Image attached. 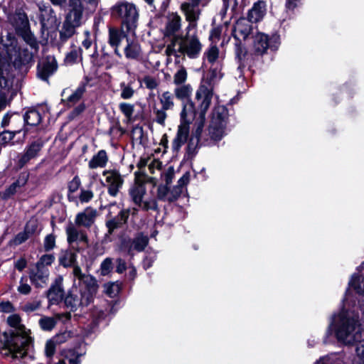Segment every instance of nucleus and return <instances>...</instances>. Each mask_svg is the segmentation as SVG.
<instances>
[{
	"instance_id": "f257e3e1",
	"label": "nucleus",
	"mask_w": 364,
	"mask_h": 364,
	"mask_svg": "<svg viewBox=\"0 0 364 364\" xmlns=\"http://www.w3.org/2000/svg\"><path fill=\"white\" fill-rule=\"evenodd\" d=\"M353 289L358 295L364 294V277L353 274L348 283L344 299V307L342 311L333 317L328 333L333 331L338 341L346 345H353L361 338V332L364 329V312L360 317L358 311L349 309L350 304L355 305L350 289Z\"/></svg>"
},
{
	"instance_id": "f03ea898",
	"label": "nucleus",
	"mask_w": 364,
	"mask_h": 364,
	"mask_svg": "<svg viewBox=\"0 0 364 364\" xmlns=\"http://www.w3.org/2000/svg\"><path fill=\"white\" fill-rule=\"evenodd\" d=\"M6 323L12 329L3 333V348L14 358H22L27 353L32 342L31 331L25 326L21 318L16 314L9 315Z\"/></svg>"
},
{
	"instance_id": "7ed1b4c3",
	"label": "nucleus",
	"mask_w": 364,
	"mask_h": 364,
	"mask_svg": "<svg viewBox=\"0 0 364 364\" xmlns=\"http://www.w3.org/2000/svg\"><path fill=\"white\" fill-rule=\"evenodd\" d=\"M99 1L100 0H68L69 11L60 31V39L65 41L73 36L75 28L82 23L84 15L94 12Z\"/></svg>"
},
{
	"instance_id": "20e7f679",
	"label": "nucleus",
	"mask_w": 364,
	"mask_h": 364,
	"mask_svg": "<svg viewBox=\"0 0 364 364\" xmlns=\"http://www.w3.org/2000/svg\"><path fill=\"white\" fill-rule=\"evenodd\" d=\"M112 15L119 19L122 25L125 26L127 31H133L136 28L139 14L134 4L127 1H118L112 8Z\"/></svg>"
},
{
	"instance_id": "39448f33",
	"label": "nucleus",
	"mask_w": 364,
	"mask_h": 364,
	"mask_svg": "<svg viewBox=\"0 0 364 364\" xmlns=\"http://www.w3.org/2000/svg\"><path fill=\"white\" fill-rule=\"evenodd\" d=\"M228 112L223 105H215L210 115L208 135L211 140L219 141L225 134Z\"/></svg>"
},
{
	"instance_id": "423d86ee",
	"label": "nucleus",
	"mask_w": 364,
	"mask_h": 364,
	"mask_svg": "<svg viewBox=\"0 0 364 364\" xmlns=\"http://www.w3.org/2000/svg\"><path fill=\"white\" fill-rule=\"evenodd\" d=\"M214 89L208 82L200 83L196 92V115L206 116L207 111L212 105Z\"/></svg>"
},
{
	"instance_id": "0eeeda50",
	"label": "nucleus",
	"mask_w": 364,
	"mask_h": 364,
	"mask_svg": "<svg viewBox=\"0 0 364 364\" xmlns=\"http://www.w3.org/2000/svg\"><path fill=\"white\" fill-rule=\"evenodd\" d=\"M178 40L179 53L192 59L199 56L203 46L196 34H189L188 32L186 36L179 37Z\"/></svg>"
},
{
	"instance_id": "6e6552de",
	"label": "nucleus",
	"mask_w": 364,
	"mask_h": 364,
	"mask_svg": "<svg viewBox=\"0 0 364 364\" xmlns=\"http://www.w3.org/2000/svg\"><path fill=\"white\" fill-rule=\"evenodd\" d=\"M129 194L134 202L144 210H157V203L154 198H146V188L143 183H136L133 185L129 191Z\"/></svg>"
},
{
	"instance_id": "1a4fd4ad",
	"label": "nucleus",
	"mask_w": 364,
	"mask_h": 364,
	"mask_svg": "<svg viewBox=\"0 0 364 364\" xmlns=\"http://www.w3.org/2000/svg\"><path fill=\"white\" fill-rule=\"evenodd\" d=\"M159 100L161 107H158L156 105L153 107L154 121L165 127L167 118L166 111L172 109L174 107L173 95L169 91H166L159 96Z\"/></svg>"
},
{
	"instance_id": "9d476101",
	"label": "nucleus",
	"mask_w": 364,
	"mask_h": 364,
	"mask_svg": "<svg viewBox=\"0 0 364 364\" xmlns=\"http://www.w3.org/2000/svg\"><path fill=\"white\" fill-rule=\"evenodd\" d=\"M102 175L104 176V181H102V186L107 188L109 196L116 197L124 183L122 175L115 170L104 171Z\"/></svg>"
},
{
	"instance_id": "9b49d317",
	"label": "nucleus",
	"mask_w": 364,
	"mask_h": 364,
	"mask_svg": "<svg viewBox=\"0 0 364 364\" xmlns=\"http://www.w3.org/2000/svg\"><path fill=\"white\" fill-rule=\"evenodd\" d=\"M201 4H196L190 1H184L181 4L180 9L183 14L186 20L188 22L186 28L187 31L196 28L197 22L200 18L201 10L199 6Z\"/></svg>"
},
{
	"instance_id": "f8f14e48",
	"label": "nucleus",
	"mask_w": 364,
	"mask_h": 364,
	"mask_svg": "<svg viewBox=\"0 0 364 364\" xmlns=\"http://www.w3.org/2000/svg\"><path fill=\"white\" fill-rule=\"evenodd\" d=\"M40 10V21L43 28H50L55 27L58 25L59 22L57 19L56 15L53 9L44 4L39 5Z\"/></svg>"
},
{
	"instance_id": "ddd939ff",
	"label": "nucleus",
	"mask_w": 364,
	"mask_h": 364,
	"mask_svg": "<svg viewBox=\"0 0 364 364\" xmlns=\"http://www.w3.org/2000/svg\"><path fill=\"white\" fill-rule=\"evenodd\" d=\"M63 278L58 276L55 278L54 283L51 285L47 292V297L51 305L58 304L64 296V289L63 286Z\"/></svg>"
},
{
	"instance_id": "4468645a",
	"label": "nucleus",
	"mask_w": 364,
	"mask_h": 364,
	"mask_svg": "<svg viewBox=\"0 0 364 364\" xmlns=\"http://www.w3.org/2000/svg\"><path fill=\"white\" fill-rule=\"evenodd\" d=\"M97 212L91 207H87L82 211L78 213L75 218L77 226L90 228L95 222Z\"/></svg>"
},
{
	"instance_id": "2eb2a0df",
	"label": "nucleus",
	"mask_w": 364,
	"mask_h": 364,
	"mask_svg": "<svg viewBox=\"0 0 364 364\" xmlns=\"http://www.w3.org/2000/svg\"><path fill=\"white\" fill-rule=\"evenodd\" d=\"M50 272L48 268L35 267L29 273V278L32 284L36 288L45 287L48 282Z\"/></svg>"
},
{
	"instance_id": "dca6fc26",
	"label": "nucleus",
	"mask_w": 364,
	"mask_h": 364,
	"mask_svg": "<svg viewBox=\"0 0 364 364\" xmlns=\"http://www.w3.org/2000/svg\"><path fill=\"white\" fill-rule=\"evenodd\" d=\"M252 21L245 18H241L237 21L233 29L235 38L240 41L245 40L252 30Z\"/></svg>"
},
{
	"instance_id": "f3484780",
	"label": "nucleus",
	"mask_w": 364,
	"mask_h": 364,
	"mask_svg": "<svg viewBox=\"0 0 364 364\" xmlns=\"http://www.w3.org/2000/svg\"><path fill=\"white\" fill-rule=\"evenodd\" d=\"M127 38L129 37L122 30L116 28H109L108 43L112 48H114V53L119 58L122 57V53H120L119 48L123 40H126Z\"/></svg>"
},
{
	"instance_id": "a211bd4d",
	"label": "nucleus",
	"mask_w": 364,
	"mask_h": 364,
	"mask_svg": "<svg viewBox=\"0 0 364 364\" xmlns=\"http://www.w3.org/2000/svg\"><path fill=\"white\" fill-rule=\"evenodd\" d=\"M43 147V143L40 141H34L28 146L18 159V164L21 167L25 166L31 160L36 159Z\"/></svg>"
},
{
	"instance_id": "6ab92c4d",
	"label": "nucleus",
	"mask_w": 364,
	"mask_h": 364,
	"mask_svg": "<svg viewBox=\"0 0 364 364\" xmlns=\"http://www.w3.org/2000/svg\"><path fill=\"white\" fill-rule=\"evenodd\" d=\"M181 28V17L177 13L168 14L166 17L164 35L174 36Z\"/></svg>"
},
{
	"instance_id": "aec40b11",
	"label": "nucleus",
	"mask_w": 364,
	"mask_h": 364,
	"mask_svg": "<svg viewBox=\"0 0 364 364\" xmlns=\"http://www.w3.org/2000/svg\"><path fill=\"white\" fill-rule=\"evenodd\" d=\"M124 54L129 60H137L141 54V48L138 41L134 38H127L124 47Z\"/></svg>"
},
{
	"instance_id": "412c9836",
	"label": "nucleus",
	"mask_w": 364,
	"mask_h": 364,
	"mask_svg": "<svg viewBox=\"0 0 364 364\" xmlns=\"http://www.w3.org/2000/svg\"><path fill=\"white\" fill-rule=\"evenodd\" d=\"M67 240L69 244L75 242L88 243L87 234L84 230L77 229L73 223H70L65 229Z\"/></svg>"
},
{
	"instance_id": "4be33fe9",
	"label": "nucleus",
	"mask_w": 364,
	"mask_h": 364,
	"mask_svg": "<svg viewBox=\"0 0 364 364\" xmlns=\"http://www.w3.org/2000/svg\"><path fill=\"white\" fill-rule=\"evenodd\" d=\"M149 239L143 235H138L133 240L128 241L124 244L127 253L132 255L134 251L141 252L147 246Z\"/></svg>"
},
{
	"instance_id": "5701e85b",
	"label": "nucleus",
	"mask_w": 364,
	"mask_h": 364,
	"mask_svg": "<svg viewBox=\"0 0 364 364\" xmlns=\"http://www.w3.org/2000/svg\"><path fill=\"white\" fill-rule=\"evenodd\" d=\"M97 291V284L96 282L87 284L85 288H82L79 291L80 300L82 301V307L88 306L93 301L94 296Z\"/></svg>"
},
{
	"instance_id": "b1692460",
	"label": "nucleus",
	"mask_w": 364,
	"mask_h": 364,
	"mask_svg": "<svg viewBox=\"0 0 364 364\" xmlns=\"http://www.w3.org/2000/svg\"><path fill=\"white\" fill-rule=\"evenodd\" d=\"M57 70V63L54 58H48L46 61L41 62L38 65V75L43 80L53 74Z\"/></svg>"
},
{
	"instance_id": "393cba45",
	"label": "nucleus",
	"mask_w": 364,
	"mask_h": 364,
	"mask_svg": "<svg viewBox=\"0 0 364 364\" xmlns=\"http://www.w3.org/2000/svg\"><path fill=\"white\" fill-rule=\"evenodd\" d=\"M189 130L190 127L187 123H180L178 127L176 136L172 143V148L173 150H179L182 145L186 142L189 135Z\"/></svg>"
},
{
	"instance_id": "a878e982",
	"label": "nucleus",
	"mask_w": 364,
	"mask_h": 364,
	"mask_svg": "<svg viewBox=\"0 0 364 364\" xmlns=\"http://www.w3.org/2000/svg\"><path fill=\"white\" fill-rule=\"evenodd\" d=\"M278 38L273 36L270 40L267 36L264 33H257L255 36L254 39V48L255 51L259 54H263L266 52L269 46H270V42L274 41L275 43H277Z\"/></svg>"
},
{
	"instance_id": "bb28decb",
	"label": "nucleus",
	"mask_w": 364,
	"mask_h": 364,
	"mask_svg": "<svg viewBox=\"0 0 364 364\" xmlns=\"http://www.w3.org/2000/svg\"><path fill=\"white\" fill-rule=\"evenodd\" d=\"M181 194L180 187H173L171 190L167 186H160L158 188L157 196L161 200L172 202L176 200Z\"/></svg>"
},
{
	"instance_id": "cd10ccee",
	"label": "nucleus",
	"mask_w": 364,
	"mask_h": 364,
	"mask_svg": "<svg viewBox=\"0 0 364 364\" xmlns=\"http://www.w3.org/2000/svg\"><path fill=\"white\" fill-rule=\"evenodd\" d=\"M28 178L27 173H21L15 182L10 185L3 193L2 197L4 199H8L16 194L21 188L23 187Z\"/></svg>"
},
{
	"instance_id": "c85d7f7f",
	"label": "nucleus",
	"mask_w": 364,
	"mask_h": 364,
	"mask_svg": "<svg viewBox=\"0 0 364 364\" xmlns=\"http://www.w3.org/2000/svg\"><path fill=\"white\" fill-rule=\"evenodd\" d=\"M205 116H198L194 122V127L191 138V143L197 145L200 139L203 138V130L205 122Z\"/></svg>"
},
{
	"instance_id": "c756f323",
	"label": "nucleus",
	"mask_w": 364,
	"mask_h": 364,
	"mask_svg": "<svg viewBox=\"0 0 364 364\" xmlns=\"http://www.w3.org/2000/svg\"><path fill=\"white\" fill-rule=\"evenodd\" d=\"M194 115L196 118L198 117L196 115V109H195L193 103L190 102L184 104L180 114L181 123H187L189 125Z\"/></svg>"
},
{
	"instance_id": "7c9ffc66",
	"label": "nucleus",
	"mask_w": 364,
	"mask_h": 364,
	"mask_svg": "<svg viewBox=\"0 0 364 364\" xmlns=\"http://www.w3.org/2000/svg\"><path fill=\"white\" fill-rule=\"evenodd\" d=\"M265 11L264 3L259 1L255 4L252 9L249 11L247 19L252 22H257L263 18Z\"/></svg>"
},
{
	"instance_id": "2f4dec72",
	"label": "nucleus",
	"mask_w": 364,
	"mask_h": 364,
	"mask_svg": "<svg viewBox=\"0 0 364 364\" xmlns=\"http://www.w3.org/2000/svg\"><path fill=\"white\" fill-rule=\"evenodd\" d=\"M108 161L107 153L104 150H100L97 154L94 155L89 161L88 166L90 168H103L106 166Z\"/></svg>"
},
{
	"instance_id": "473e14b6",
	"label": "nucleus",
	"mask_w": 364,
	"mask_h": 364,
	"mask_svg": "<svg viewBox=\"0 0 364 364\" xmlns=\"http://www.w3.org/2000/svg\"><path fill=\"white\" fill-rule=\"evenodd\" d=\"M57 316H58L57 319L55 318L54 317H48V316L42 317L39 320V325H40L41 328L43 331H51L56 325L58 319H60L63 316H65L66 318V319H70V314H62V315L58 314Z\"/></svg>"
},
{
	"instance_id": "72a5a7b5",
	"label": "nucleus",
	"mask_w": 364,
	"mask_h": 364,
	"mask_svg": "<svg viewBox=\"0 0 364 364\" xmlns=\"http://www.w3.org/2000/svg\"><path fill=\"white\" fill-rule=\"evenodd\" d=\"M176 97L180 100H188L193 92V87L190 84L176 85L173 90Z\"/></svg>"
},
{
	"instance_id": "f704fd0d",
	"label": "nucleus",
	"mask_w": 364,
	"mask_h": 364,
	"mask_svg": "<svg viewBox=\"0 0 364 364\" xmlns=\"http://www.w3.org/2000/svg\"><path fill=\"white\" fill-rule=\"evenodd\" d=\"M65 304L70 307L72 311H75L82 307V301L80 300L79 292H70L65 299Z\"/></svg>"
},
{
	"instance_id": "c9c22d12",
	"label": "nucleus",
	"mask_w": 364,
	"mask_h": 364,
	"mask_svg": "<svg viewBox=\"0 0 364 364\" xmlns=\"http://www.w3.org/2000/svg\"><path fill=\"white\" fill-rule=\"evenodd\" d=\"M76 260V255L71 251H63L59 257V262L65 267L73 266Z\"/></svg>"
},
{
	"instance_id": "e433bc0d",
	"label": "nucleus",
	"mask_w": 364,
	"mask_h": 364,
	"mask_svg": "<svg viewBox=\"0 0 364 364\" xmlns=\"http://www.w3.org/2000/svg\"><path fill=\"white\" fill-rule=\"evenodd\" d=\"M24 121L27 125L36 126L41 121V115L37 110L30 109L25 114Z\"/></svg>"
},
{
	"instance_id": "4c0bfd02",
	"label": "nucleus",
	"mask_w": 364,
	"mask_h": 364,
	"mask_svg": "<svg viewBox=\"0 0 364 364\" xmlns=\"http://www.w3.org/2000/svg\"><path fill=\"white\" fill-rule=\"evenodd\" d=\"M222 77V75L220 71L218 68L210 69L209 73L207 74L206 77H203L200 82V83H203L204 82H208L209 85L214 89V85L215 81Z\"/></svg>"
},
{
	"instance_id": "58836bf2",
	"label": "nucleus",
	"mask_w": 364,
	"mask_h": 364,
	"mask_svg": "<svg viewBox=\"0 0 364 364\" xmlns=\"http://www.w3.org/2000/svg\"><path fill=\"white\" fill-rule=\"evenodd\" d=\"M314 364H343V360L339 355L333 353L321 358Z\"/></svg>"
},
{
	"instance_id": "ea45409f",
	"label": "nucleus",
	"mask_w": 364,
	"mask_h": 364,
	"mask_svg": "<svg viewBox=\"0 0 364 364\" xmlns=\"http://www.w3.org/2000/svg\"><path fill=\"white\" fill-rule=\"evenodd\" d=\"M73 267V274L74 277L77 278L80 281L82 282L85 284L92 282H96L92 277L82 274V270L79 266L74 264Z\"/></svg>"
},
{
	"instance_id": "a19ab883",
	"label": "nucleus",
	"mask_w": 364,
	"mask_h": 364,
	"mask_svg": "<svg viewBox=\"0 0 364 364\" xmlns=\"http://www.w3.org/2000/svg\"><path fill=\"white\" fill-rule=\"evenodd\" d=\"M119 86L121 90V98L123 100H129L134 96L135 91L129 83L126 84L125 82H121Z\"/></svg>"
},
{
	"instance_id": "79ce46f5",
	"label": "nucleus",
	"mask_w": 364,
	"mask_h": 364,
	"mask_svg": "<svg viewBox=\"0 0 364 364\" xmlns=\"http://www.w3.org/2000/svg\"><path fill=\"white\" fill-rule=\"evenodd\" d=\"M188 74L185 68L181 67L173 75V83L176 85L186 84L185 82L187 80Z\"/></svg>"
},
{
	"instance_id": "37998d69",
	"label": "nucleus",
	"mask_w": 364,
	"mask_h": 364,
	"mask_svg": "<svg viewBox=\"0 0 364 364\" xmlns=\"http://www.w3.org/2000/svg\"><path fill=\"white\" fill-rule=\"evenodd\" d=\"M55 260V257L51 254L42 255L39 260L36 262V266L40 268H48Z\"/></svg>"
},
{
	"instance_id": "c03bdc74",
	"label": "nucleus",
	"mask_w": 364,
	"mask_h": 364,
	"mask_svg": "<svg viewBox=\"0 0 364 364\" xmlns=\"http://www.w3.org/2000/svg\"><path fill=\"white\" fill-rule=\"evenodd\" d=\"M28 227L27 226L25 231L17 234L16 237L9 242V245L11 246H17L27 240L28 238L29 237V232L28 231Z\"/></svg>"
},
{
	"instance_id": "a18cd8bd",
	"label": "nucleus",
	"mask_w": 364,
	"mask_h": 364,
	"mask_svg": "<svg viewBox=\"0 0 364 364\" xmlns=\"http://www.w3.org/2000/svg\"><path fill=\"white\" fill-rule=\"evenodd\" d=\"M119 109L129 121L132 119L134 112V106L133 105L122 102L119 105Z\"/></svg>"
},
{
	"instance_id": "49530a36",
	"label": "nucleus",
	"mask_w": 364,
	"mask_h": 364,
	"mask_svg": "<svg viewBox=\"0 0 364 364\" xmlns=\"http://www.w3.org/2000/svg\"><path fill=\"white\" fill-rule=\"evenodd\" d=\"M205 55L207 60L210 63L214 64L219 58V49L215 46H211L205 52Z\"/></svg>"
},
{
	"instance_id": "de8ad7c7",
	"label": "nucleus",
	"mask_w": 364,
	"mask_h": 364,
	"mask_svg": "<svg viewBox=\"0 0 364 364\" xmlns=\"http://www.w3.org/2000/svg\"><path fill=\"white\" fill-rule=\"evenodd\" d=\"M85 90V86L82 85L78 87L75 91L68 97V102L69 105H74L80 100Z\"/></svg>"
},
{
	"instance_id": "09e8293b",
	"label": "nucleus",
	"mask_w": 364,
	"mask_h": 364,
	"mask_svg": "<svg viewBox=\"0 0 364 364\" xmlns=\"http://www.w3.org/2000/svg\"><path fill=\"white\" fill-rule=\"evenodd\" d=\"M141 83H144L145 87L149 90H154L159 86V81L157 79L151 75H146L141 80H139Z\"/></svg>"
},
{
	"instance_id": "8fccbe9b",
	"label": "nucleus",
	"mask_w": 364,
	"mask_h": 364,
	"mask_svg": "<svg viewBox=\"0 0 364 364\" xmlns=\"http://www.w3.org/2000/svg\"><path fill=\"white\" fill-rule=\"evenodd\" d=\"M179 36H173L171 42L167 46L166 53L167 55H176L178 53V48H176L177 41H179Z\"/></svg>"
},
{
	"instance_id": "3c124183",
	"label": "nucleus",
	"mask_w": 364,
	"mask_h": 364,
	"mask_svg": "<svg viewBox=\"0 0 364 364\" xmlns=\"http://www.w3.org/2000/svg\"><path fill=\"white\" fill-rule=\"evenodd\" d=\"M105 293L109 297H114L119 291V286L116 283L107 284L105 286Z\"/></svg>"
},
{
	"instance_id": "603ef678",
	"label": "nucleus",
	"mask_w": 364,
	"mask_h": 364,
	"mask_svg": "<svg viewBox=\"0 0 364 364\" xmlns=\"http://www.w3.org/2000/svg\"><path fill=\"white\" fill-rule=\"evenodd\" d=\"M94 197V193L90 190L81 189L79 195V200L81 203L90 202Z\"/></svg>"
},
{
	"instance_id": "864d4df0",
	"label": "nucleus",
	"mask_w": 364,
	"mask_h": 364,
	"mask_svg": "<svg viewBox=\"0 0 364 364\" xmlns=\"http://www.w3.org/2000/svg\"><path fill=\"white\" fill-rule=\"evenodd\" d=\"M57 343L53 340H48L45 346V354L48 358H52L55 352V346Z\"/></svg>"
},
{
	"instance_id": "5fc2aeb1",
	"label": "nucleus",
	"mask_w": 364,
	"mask_h": 364,
	"mask_svg": "<svg viewBox=\"0 0 364 364\" xmlns=\"http://www.w3.org/2000/svg\"><path fill=\"white\" fill-rule=\"evenodd\" d=\"M55 246V236L53 234L48 235L43 242V247L46 251L53 250Z\"/></svg>"
},
{
	"instance_id": "6e6d98bb",
	"label": "nucleus",
	"mask_w": 364,
	"mask_h": 364,
	"mask_svg": "<svg viewBox=\"0 0 364 364\" xmlns=\"http://www.w3.org/2000/svg\"><path fill=\"white\" fill-rule=\"evenodd\" d=\"M119 220V218L114 217L107 221L106 226L108 229L109 234H112L115 229L122 225Z\"/></svg>"
},
{
	"instance_id": "4d7b16f0",
	"label": "nucleus",
	"mask_w": 364,
	"mask_h": 364,
	"mask_svg": "<svg viewBox=\"0 0 364 364\" xmlns=\"http://www.w3.org/2000/svg\"><path fill=\"white\" fill-rule=\"evenodd\" d=\"M101 272L102 274H107L112 269V260L111 258L107 257L101 263Z\"/></svg>"
},
{
	"instance_id": "13d9d810",
	"label": "nucleus",
	"mask_w": 364,
	"mask_h": 364,
	"mask_svg": "<svg viewBox=\"0 0 364 364\" xmlns=\"http://www.w3.org/2000/svg\"><path fill=\"white\" fill-rule=\"evenodd\" d=\"M80 356V354L76 353L73 350H70L65 354V358L69 361L70 364H79Z\"/></svg>"
},
{
	"instance_id": "bf43d9fd",
	"label": "nucleus",
	"mask_w": 364,
	"mask_h": 364,
	"mask_svg": "<svg viewBox=\"0 0 364 364\" xmlns=\"http://www.w3.org/2000/svg\"><path fill=\"white\" fill-rule=\"evenodd\" d=\"M40 306L41 302L38 301H35L26 303L23 306L22 309L26 313H31L38 309Z\"/></svg>"
},
{
	"instance_id": "052dcab7",
	"label": "nucleus",
	"mask_w": 364,
	"mask_h": 364,
	"mask_svg": "<svg viewBox=\"0 0 364 364\" xmlns=\"http://www.w3.org/2000/svg\"><path fill=\"white\" fill-rule=\"evenodd\" d=\"M81 185V181L77 176H75L68 184V191L70 193L76 192Z\"/></svg>"
},
{
	"instance_id": "680f3d73",
	"label": "nucleus",
	"mask_w": 364,
	"mask_h": 364,
	"mask_svg": "<svg viewBox=\"0 0 364 364\" xmlns=\"http://www.w3.org/2000/svg\"><path fill=\"white\" fill-rule=\"evenodd\" d=\"M355 351L360 363L364 364V340L357 344Z\"/></svg>"
},
{
	"instance_id": "e2e57ef3",
	"label": "nucleus",
	"mask_w": 364,
	"mask_h": 364,
	"mask_svg": "<svg viewBox=\"0 0 364 364\" xmlns=\"http://www.w3.org/2000/svg\"><path fill=\"white\" fill-rule=\"evenodd\" d=\"M70 338V333L69 332L65 331L61 333L57 334L52 339L57 343L61 344L65 343Z\"/></svg>"
},
{
	"instance_id": "0e129e2a",
	"label": "nucleus",
	"mask_w": 364,
	"mask_h": 364,
	"mask_svg": "<svg viewBox=\"0 0 364 364\" xmlns=\"http://www.w3.org/2000/svg\"><path fill=\"white\" fill-rule=\"evenodd\" d=\"M31 288L28 284L23 281V278L20 280L19 286L18 287V291L22 294H28L31 292Z\"/></svg>"
},
{
	"instance_id": "69168bd1",
	"label": "nucleus",
	"mask_w": 364,
	"mask_h": 364,
	"mask_svg": "<svg viewBox=\"0 0 364 364\" xmlns=\"http://www.w3.org/2000/svg\"><path fill=\"white\" fill-rule=\"evenodd\" d=\"M24 39L27 44L31 46V48L36 50L38 48V43L34 36L30 33H26Z\"/></svg>"
},
{
	"instance_id": "338daca9",
	"label": "nucleus",
	"mask_w": 364,
	"mask_h": 364,
	"mask_svg": "<svg viewBox=\"0 0 364 364\" xmlns=\"http://www.w3.org/2000/svg\"><path fill=\"white\" fill-rule=\"evenodd\" d=\"M130 215V210L124 209L119 211L117 218H119V220L122 224H124L127 222L129 216Z\"/></svg>"
},
{
	"instance_id": "774afa93",
	"label": "nucleus",
	"mask_w": 364,
	"mask_h": 364,
	"mask_svg": "<svg viewBox=\"0 0 364 364\" xmlns=\"http://www.w3.org/2000/svg\"><path fill=\"white\" fill-rule=\"evenodd\" d=\"M161 166V163L159 160L153 159L149 164L148 168L151 173H154V170H159Z\"/></svg>"
}]
</instances>
